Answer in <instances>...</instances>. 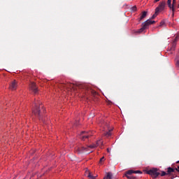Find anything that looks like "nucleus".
I'll return each mask as SVG.
<instances>
[{"mask_svg": "<svg viewBox=\"0 0 179 179\" xmlns=\"http://www.w3.org/2000/svg\"><path fill=\"white\" fill-rule=\"evenodd\" d=\"M34 106L35 107L32 110V114L39 120H41V113H44V106L38 101H35Z\"/></svg>", "mask_w": 179, "mask_h": 179, "instance_id": "obj_1", "label": "nucleus"}, {"mask_svg": "<svg viewBox=\"0 0 179 179\" xmlns=\"http://www.w3.org/2000/svg\"><path fill=\"white\" fill-rule=\"evenodd\" d=\"M153 23H156V21L147 20L142 24V27L140 29H138L137 33H143V31L146 30V29H149V26H150V24H153Z\"/></svg>", "mask_w": 179, "mask_h": 179, "instance_id": "obj_2", "label": "nucleus"}, {"mask_svg": "<svg viewBox=\"0 0 179 179\" xmlns=\"http://www.w3.org/2000/svg\"><path fill=\"white\" fill-rule=\"evenodd\" d=\"M159 170L156 168H152L148 171H146V173L149 176H151L152 178H156L157 177H159L160 176V173L158 172Z\"/></svg>", "mask_w": 179, "mask_h": 179, "instance_id": "obj_3", "label": "nucleus"}, {"mask_svg": "<svg viewBox=\"0 0 179 179\" xmlns=\"http://www.w3.org/2000/svg\"><path fill=\"white\" fill-rule=\"evenodd\" d=\"M59 87H62L63 89H66L68 92H73L75 90V85L72 83H62L59 85Z\"/></svg>", "mask_w": 179, "mask_h": 179, "instance_id": "obj_4", "label": "nucleus"}, {"mask_svg": "<svg viewBox=\"0 0 179 179\" xmlns=\"http://www.w3.org/2000/svg\"><path fill=\"white\" fill-rule=\"evenodd\" d=\"M92 135V132L90 131H82L80 135V138L81 141H86V139H89Z\"/></svg>", "mask_w": 179, "mask_h": 179, "instance_id": "obj_5", "label": "nucleus"}, {"mask_svg": "<svg viewBox=\"0 0 179 179\" xmlns=\"http://www.w3.org/2000/svg\"><path fill=\"white\" fill-rule=\"evenodd\" d=\"M29 90H31L34 94H37L38 93V90L37 86H36V83H31L29 85Z\"/></svg>", "mask_w": 179, "mask_h": 179, "instance_id": "obj_6", "label": "nucleus"}, {"mask_svg": "<svg viewBox=\"0 0 179 179\" xmlns=\"http://www.w3.org/2000/svg\"><path fill=\"white\" fill-rule=\"evenodd\" d=\"M164 8H166V1H162L160 2L158 7L155 8V10H157V12H159L160 10H164Z\"/></svg>", "mask_w": 179, "mask_h": 179, "instance_id": "obj_7", "label": "nucleus"}, {"mask_svg": "<svg viewBox=\"0 0 179 179\" xmlns=\"http://www.w3.org/2000/svg\"><path fill=\"white\" fill-rule=\"evenodd\" d=\"M76 152H77V153L80 154V153H83V152H87V148H85L83 146L81 147H76L75 148Z\"/></svg>", "mask_w": 179, "mask_h": 179, "instance_id": "obj_8", "label": "nucleus"}, {"mask_svg": "<svg viewBox=\"0 0 179 179\" xmlns=\"http://www.w3.org/2000/svg\"><path fill=\"white\" fill-rule=\"evenodd\" d=\"M10 90H16L17 87V82L14 80L11 82V83L10 84Z\"/></svg>", "mask_w": 179, "mask_h": 179, "instance_id": "obj_9", "label": "nucleus"}, {"mask_svg": "<svg viewBox=\"0 0 179 179\" xmlns=\"http://www.w3.org/2000/svg\"><path fill=\"white\" fill-rule=\"evenodd\" d=\"M167 5H168L169 8L171 9V10H172V15H173V16H174V12L176 10V9L174 8L173 5L171 4V0L167 1Z\"/></svg>", "mask_w": 179, "mask_h": 179, "instance_id": "obj_10", "label": "nucleus"}, {"mask_svg": "<svg viewBox=\"0 0 179 179\" xmlns=\"http://www.w3.org/2000/svg\"><path fill=\"white\" fill-rule=\"evenodd\" d=\"M100 143L101 145H103V141L99 140L96 142V144L90 145L89 147H87V150L89 149V148H90V149H94V148H97V146H99Z\"/></svg>", "mask_w": 179, "mask_h": 179, "instance_id": "obj_11", "label": "nucleus"}, {"mask_svg": "<svg viewBox=\"0 0 179 179\" xmlns=\"http://www.w3.org/2000/svg\"><path fill=\"white\" fill-rule=\"evenodd\" d=\"M166 173H167L168 176H171L173 174V173H176V169L169 167L167 169Z\"/></svg>", "mask_w": 179, "mask_h": 179, "instance_id": "obj_12", "label": "nucleus"}, {"mask_svg": "<svg viewBox=\"0 0 179 179\" xmlns=\"http://www.w3.org/2000/svg\"><path fill=\"white\" fill-rule=\"evenodd\" d=\"M148 16V11H143L141 13V15L140 17V18L138 19L139 22H141V20H143V19H145V17Z\"/></svg>", "mask_w": 179, "mask_h": 179, "instance_id": "obj_13", "label": "nucleus"}, {"mask_svg": "<svg viewBox=\"0 0 179 179\" xmlns=\"http://www.w3.org/2000/svg\"><path fill=\"white\" fill-rule=\"evenodd\" d=\"M103 179H113V173H111V172H108Z\"/></svg>", "mask_w": 179, "mask_h": 179, "instance_id": "obj_14", "label": "nucleus"}, {"mask_svg": "<svg viewBox=\"0 0 179 179\" xmlns=\"http://www.w3.org/2000/svg\"><path fill=\"white\" fill-rule=\"evenodd\" d=\"M86 173L87 174V178H91V179H95L96 178V176H93L92 175V173H90V171H86Z\"/></svg>", "mask_w": 179, "mask_h": 179, "instance_id": "obj_15", "label": "nucleus"}, {"mask_svg": "<svg viewBox=\"0 0 179 179\" xmlns=\"http://www.w3.org/2000/svg\"><path fill=\"white\" fill-rule=\"evenodd\" d=\"M176 45H177V43H176V42H173L171 48V51H176Z\"/></svg>", "mask_w": 179, "mask_h": 179, "instance_id": "obj_16", "label": "nucleus"}, {"mask_svg": "<svg viewBox=\"0 0 179 179\" xmlns=\"http://www.w3.org/2000/svg\"><path fill=\"white\" fill-rule=\"evenodd\" d=\"M131 174H134V171H132V170H129V171H127L126 172L125 176H131Z\"/></svg>", "mask_w": 179, "mask_h": 179, "instance_id": "obj_17", "label": "nucleus"}, {"mask_svg": "<svg viewBox=\"0 0 179 179\" xmlns=\"http://www.w3.org/2000/svg\"><path fill=\"white\" fill-rule=\"evenodd\" d=\"M103 136H111V130H109L108 132L104 133Z\"/></svg>", "mask_w": 179, "mask_h": 179, "instance_id": "obj_18", "label": "nucleus"}, {"mask_svg": "<svg viewBox=\"0 0 179 179\" xmlns=\"http://www.w3.org/2000/svg\"><path fill=\"white\" fill-rule=\"evenodd\" d=\"M157 15H159V12L157 11V10H155V14L151 17V19H155Z\"/></svg>", "mask_w": 179, "mask_h": 179, "instance_id": "obj_19", "label": "nucleus"}, {"mask_svg": "<svg viewBox=\"0 0 179 179\" xmlns=\"http://www.w3.org/2000/svg\"><path fill=\"white\" fill-rule=\"evenodd\" d=\"M130 9H131V12H136V10H137L136 6H134L131 7Z\"/></svg>", "mask_w": 179, "mask_h": 179, "instance_id": "obj_20", "label": "nucleus"}, {"mask_svg": "<svg viewBox=\"0 0 179 179\" xmlns=\"http://www.w3.org/2000/svg\"><path fill=\"white\" fill-rule=\"evenodd\" d=\"M164 176H168V173L167 172L163 171H162L161 176L164 177Z\"/></svg>", "mask_w": 179, "mask_h": 179, "instance_id": "obj_21", "label": "nucleus"}, {"mask_svg": "<svg viewBox=\"0 0 179 179\" xmlns=\"http://www.w3.org/2000/svg\"><path fill=\"white\" fill-rule=\"evenodd\" d=\"M134 174H142V172L141 171H134Z\"/></svg>", "mask_w": 179, "mask_h": 179, "instance_id": "obj_22", "label": "nucleus"}, {"mask_svg": "<svg viewBox=\"0 0 179 179\" xmlns=\"http://www.w3.org/2000/svg\"><path fill=\"white\" fill-rule=\"evenodd\" d=\"M126 177H127V178H128V179H135V177L129 176H128V175H126Z\"/></svg>", "mask_w": 179, "mask_h": 179, "instance_id": "obj_23", "label": "nucleus"}, {"mask_svg": "<svg viewBox=\"0 0 179 179\" xmlns=\"http://www.w3.org/2000/svg\"><path fill=\"white\" fill-rule=\"evenodd\" d=\"M104 160V157H102L100 160H99V163L101 164V163H103V161Z\"/></svg>", "mask_w": 179, "mask_h": 179, "instance_id": "obj_24", "label": "nucleus"}, {"mask_svg": "<svg viewBox=\"0 0 179 179\" xmlns=\"http://www.w3.org/2000/svg\"><path fill=\"white\" fill-rule=\"evenodd\" d=\"M175 171H178V173H179V166H178V168H175Z\"/></svg>", "mask_w": 179, "mask_h": 179, "instance_id": "obj_25", "label": "nucleus"}, {"mask_svg": "<svg viewBox=\"0 0 179 179\" xmlns=\"http://www.w3.org/2000/svg\"><path fill=\"white\" fill-rule=\"evenodd\" d=\"M164 24V22H163V21H162V22H160L159 26H161V27H162V26H163Z\"/></svg>", "mask_w": 179, "mask_h": 179, "instance_id": "obj_26", "label": "nucleus"}, {"mask_svg": "<svg viewBox=\"0 0 179 179\" xmlns=\"http://www.w3.org/2000/svg\"><path fill=\"white\" fill-rule=\"evenodd\" d=\"M172 5H173V6H174V5H176V0H173Z\"/></svg>", "mask_w": 179, "mask_h": 179, "instance_id": "obj_27", "label": "nucleus"}, {"mask_svg": "<svg viewBox=\"0 0 179 179\" xmlns=\"http://www.w3.org/2000/svg\"><path fill=\"white\" fill-rule=\"evenodd\" d=\"M176 65H178V66L179 67V60H177Z\"/></svg>", "mask_w": 179, "mask_h": 179, "instance_id": "obj_28", "label": "nucleus"}, {"mask_svg": "<svg viewBox=\"0 0 179 179\" xmlns=\"http://www.w3.org/2000/svg\"><path fill=\"white\" fill-rule=\"evenodd\" d=\"M92 93L93 94H96V92H95V91H92Z\"/></svg>", "mask_w": 179, "mask_h": 179, "instance_id": "obj_29", "label": "nucleus"}, {"mask_svg": "<svg viewBox=\"0 0 179 179\" xmlns=\"http://www.w3.org/2000/svg\"><path fill=\"white\" fill-rule=\"evenodd\" d=\"M107 152L110 153V150L108 148L107 149Z\"/></svg>", "mask_w": 179, "mask_h": 179, "instance_id": "obj_30", "label": "nucleus"}, {"mask_svg": "<svg viewBox=\"0 0 179 179\" xmlns=\"http://www.w3.org/2000/svg\"><path fill=\"white\" fill-rule=\"evenodd\" d=\"M160 0H155V2H159Z\"/></svg>", "mask_w": 179, "mask_h": 179, "instance_id": "obj_31", "label": "nucleus"}, {"mask_svg": "<svg viewBox=\"0 0 179 179\" xmlns=\"http://www.w3.org/2000/svg\"><path fill=\"white\" fill-rule=\"evenodd\" d=\"M177 163H179V161H178Z\"/></svg>", "mask_w": 179, "mask_h": 179, "instance_id": "obj_32", "label": "nucleus"}, {"mask_svg": "<svg viewBox=\"0 0 179 179\" xmlns=\"http://www.w3.org/2000/svg\"><path fill=\"white\" fill-rule=\"evenodd\" d=\"M173 179V178H172Z\"/></svg>", "mask_w": 179, "mask_h": 179, "instance_id": "obj_33", "label": "nucleus"}]
</instances>
